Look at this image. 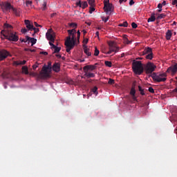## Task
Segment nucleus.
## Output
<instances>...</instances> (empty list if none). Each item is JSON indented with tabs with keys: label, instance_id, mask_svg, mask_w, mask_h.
<instances>
[{
	"label": "nucleus",
	"instance_id": "obj_1",
	"mask_svg": "<svg viewBox=\"0 0 177 177\" xmlns=\"http://www.w3.org/2000/svg\"><path fill=\"white\" fill-rule=\"evenodd\" d=\"M52 71V63L48 62V66H44L39 74L33 73V75H37L38 78H49Z\"/></svg>",
	"mask_w": 177,
	"mask_h": 177
},
{
	"label": "nucleus",
	"instance_id": "obj_2",
	"mask_svg": "<svg viewBox=\"0 0 177 177\" xmlns=\"http://www.w3.org/2000/svg\"><path fill=\"white\" fill-rule=\"evenodd\" d=\"M132 68L133 73L138 75H140L143 73V64H142L141 61H134L132 63Z\"/></svg>",
	"mask_w": 177,
	"mask_h": 177
},
{
	"label": "nucleus",
	"instance_id": "obj_3",
	"mask_svg": "<svg viewBox=\"0 0 177 177\" xmlns=\"http://www.w3.org/2000/svg\"><path fill=\"white\" fill-rule=\"evenodd\" d=\"M151 77L153 80V81H156V82H165V81H167L166 73L159 74L153 73L151 74Z\"/></svg>",
	"mask_w": 177,
	"mask_h": 177
},
{
	"label": "nucleus",
	"instance_id": "obj_4",
	"mask_svg": "<svg viewBox=\"0 0 177 177\" xmlns=\"http://www.w3.org/2000/svg\"><path fill=\"white\" fill-rule=\"evenodd\" d=\"M109 50L108 52H105V55H111L113 52L115 53H117L120 52V47L117 46V44L114 41H111L109 43Z\"/></svg>",
	"mask_w": 177,
	"mask_h": 177
},
{
	"label": "nucleus",
	"instance_id": "obj_5",
	"mask_svg": "<svg viewBox=\"0 0 177 177\" xmlns=\"http://www.w3.org/2000/svg\"><path fill=\"white\" fill-rule=\"evenodd\" d=\"M65 46L66 48L67 53H71V49H74V46H75V44L71 42V37H67L66 40L65 41Z\"/></svg>",
	"mask_w": 177,
	"mask_h": 177
},
{
	"label": "nucleus",
	"instance_id": "obj_6",
	"mask_svg": "<svg viewBox=\"0 0 177 177\" xmlns=\"http://www.w3.org/2000/svg\"><path fill=\"white\" fill-rule=\"evenodd\" d=\"M6 39L12 41V42H17L19 41V36L15 35L12 32H8L4 35Z\"/></svg>",
	"mask_w": 177,
	"mask_h": 177
},
{
	"label": "nucleus",
	"instance_id": "obj_7",
	"mask_svg": "<svg viewBox=\"0 0 177 177\" xmlns=\"http://www.w3.org/2000/svg\"><path fill=\"white\" fill-rule=\"evenodd\" d=\"M157 66L154 65L153 63L151 62H148L145 66V70L147 74H151L154 70H156Z\"/></svg>",
	"mask_w": 177,
	"mask_h": 177
},
{
	"label": "nucleus",
	"instance_id": "obj_8",
	"mask_svg": "<svg viewBox=\"0 0 177 177\" xmlns=\"http://www.w3.org/2000/svg\"><path fill=\"white\" fill-rule=\"evenodd\" d=\"M68 33L69 37H71V42L72 44H74L75 45H77V39L75 38V34H77V30H75V28H73L72 30H68Z\"/></svg>",
	"mask_w": 177,
	"mask_h": 177
},
{
	"label": "nucleus",
	"instance_id": "obj_9",
	"mask_svg": "<svg viewBox=\"0 0 177 177\" xmlns=\"http://www.w3.org/2000/svg\"><path fill=\"white\" fill-rule=\"evenodd\" d=\"M142 55L145 56L146 55L145 57L146 59H148L149 60H151L153 59V50L151 48H146L144 50V52L142 53Z\"/></svg>",
	"mask_w": 177,
	"mask_h": 177
},
{
	"label": "nucleus",
	"instance_id": "obj_10",
	"mask_svg": "<svg viewBox=\"0 0 177 177\" xmlns=\"http://www.w3.org/2000/svg\"><path fill=\"white\" fill-rule=\"evenodd\" d=\"M1 7L4 13L13 9L12 4L9 2L3 3L1 4Z\"/></svg>",
	"mask_w": 177,
	"mask_h": 177
},
{
	"label": "nucleus",
	"instance_id": "obj_11",
	"mask_svg": "<svg viewBox=\"0 0 177 177\" xmlns=\"http://www.w3.org/2000/svg\"><path fill=\"white\" fill-rule=\"evenodd\" d=\"M104 10L106 14L109 13V12H111L113 4L110 3V0H104Z\"/></svg>",
	"mask_w": 177,
	"mask_h": 177
},
{
	"label": "nucleus",
	"instance_id": "obj_12",
	"mask_svg": "<svg viewBox=\"0 0 177 177\" xmlns=\"http://www.w3.org/2000/svg\"><path fill=\"white\" fill-rule=\"evenodd\" d=\"M97 63H95L94 65H86L83 67V71H93L94 70H96Z\"/></svg>",
	"mask_w": 177,
	"mask_h": 177
},
{
	"label": "nucleus",
	"instance_id": "obj_13",
	"mask_svg": "<svg viewBox=\"0 0 177 177\" xmlns=\"http://www.w3.org/2000/svg\"><path fill=\"white\" fill-rule=\"evenodd\" d=\"M52 29H49L46 34V37L48 41L55 42V35L52 34Z\"/></svg>",
	"mask_w": 177,
	"mask_h": 177
},
{
	"label": "nucleus",
	"instance_id": "obj_14",
	"mask_svg": "<svg viewBox=\"0 0 177 177\" xmlns=\"http://www.w3.org/2000/svg\"><path fill=\"white\" fill-rule=\"evenodd\" d=\"M177 72V63L174 65L169 66L167 70V73H171V74H176Z\"/></svg>",
	"mask_w": 177,
	"mask_h": 177
},
{
	"label": "nucleus",
	"instance_id": "obj_15",
	"mask_svg": "<svg viewBox=\"0 0 177 177\" xmlns=\"http://www.w3.org/2000/svg\"><path fill=\"white\" fill-rule=\"evenodd\" d=\"M9 56V52L7 50H3L0 51V62H2V60H5L6 57Z\"/></svg>",
	"mask_w": 177,
	"mask_h": 177
},
{
	"label": "nucleus",
	"instance_id": "obj_16",
	"mask_svg": "<svg viewBox=\"0 0 177 177\" xmlns=\"http://www.w3.org/2000/svg\"><path fill=\"white\" fill-rule=\"evenodd\" d=\"M76 6H79V8L85 9L86 8H88V2L81 1V0H80L79 1L76 2Z\"/></svg>",
	"mask_w": 177,
	"mask_h": 177
},
{
	"label": "nucleus",
	"instance_id": "obj_17",
	"mask_svg": "<svg viewBox=\"0 0 177 177\" xmlns=\"http://www.w3.org/2000/svg\"><path fill=\"white\" fill-rule=\"evenodd\" d=\"M26 39L28 42H31L32 46H33V45H35L37 44V39L34 37H30L29 36H26Z\"/></svg>",
	"mask_w": 177,
	"mask_h": 177
},
{
	"label": "nucleus",
	"instance_id": "obj_18",
	"mask_svg": "<svg viewBox=\"0 0 177 177\" xmlns=\"http://www.w3.org/2000/svg\"><path fill=\"white\" fill-rule=\"evenodd\" d=\"M83 49L85 55H86L88 57L92 56V53H91V49L88 48V46L86 45H83Z\"/></svg>",
	"mask_w": 177,
	"mask_h": 177
},
{
	"label": "nucleus",
	"instance_id": "obj_19",
	"mask_svg": "<svg viewBox=\"0 0 177 177\" xmlns=\"http://www.w3.org/2000/svg\"><path fill=\"white\" fill-rule=\"evenodd\" d=\"M25 24L26 26V28H28L29 30L32 31V28H34V25L31 24V22H30V20L26 19Z\"/></svg>",
	"mask_w": 177,
	"mask_h": 177
},
{
	"label": "nucleus",
	"instance_id": "obj_20",
	"mask_svg": "<svg viewBox=\"0 0 177 177\" xmlns=\"http://www.w3.org/2000/svg\"><path fill=\"white\" fill-rule=\"evenodd\" d=\"M53 70L55 73H59V71H60V63H59V62L56 63L55 62L53 66Z\"/></svg>",
	"mask_w": 177,
	"mask_h": 177
},
{
	"label": "nucleus",
	"instance_id": "obj_21",
	"mask_svg": "<svg viewBox=\"0 0 177 177\" xmlns=\"http://www.w3.org/2000/svg\"><path fill=\"white\" fill-rule=\"evenodd\" d=\"M84 77H86V78H95V75L93 73H91L90 71H84Z\"/></svg>",
	"mask_w": 177,
	"mask_h": 177
},
{
	"label": "nucleus",
	"instance_id": "obj_22",
	"mask_svg": "<svg viewBox=\"0 0 177 177\" xmlns=\"http://www.w3.org/2000/svg\"><path fill=\"white\" fill-rule=\"evenodd\" d=\"M15 64H16V66H24V64H26V63H27V61L24 60V61H15Z\"/></svg>",
	"mask_w": 177,
	"mask_h": 177
},
{
	"label": "nucleus",
	"instance_id": "obj_23",
	"mask_svg": "<svg viewBox=\"0 0 177 177\" xmlns=\"http://www.w3.org/2000/svg\"><path fill=\"white\" fill-rule=\"evenodd\" d=\"M12 12L13 13H15V16L17 17H20V9H17V8H15L14 7H12Z\"/></svg>",
	"mask_w": 177,
	"mask_h": 177
},
{
	"label": "nucleus",
	"instance_id": "obj_24",
	"mask_svg": "<svg viewBox=\"0 0 177 177\" xmlns=\"http://www.w3.org/2000/svg\"><path fill=\"white\" fill-rule=\"evenodd\" d=\"M171 37H172V32H171L170 30H168L166 32V39H167V41H169V39H171Z\"/></svg>",
	"mask_w": 177,
	"mask_h": 177
},
{
	"label": "nucleus",
	"instance_id": "obj_25",
	"mask_svg": "<svg viewBox=\"0 0 177 177\" xmlns=\"http://www.w3.org/2000/svg\"><path fill=\"white\" fill-rule=\"evenodd\" d=\"M136 93V90H135V86H132L131 91H130V95L133 96V99H135V94Z\"/></svg>",
	"mask_w": 177,
	"mask_h": 177
},
{
	"label": "nucleus",
	"instance_id": "obj_26",
	"mask_svg": "<svg viewBox=\"0 0 177 177\" xmlns=\"http://www.w3.org/2000/svg\"><path fill=\"white\" fill-rule=\"evenodd\" d=\"M22 72L24 73L26 75H28V67L26 66H22Z\"/></svg>",
	"mask_w": 177,
	"mask_h": 177
},
{
	"label": "nucleus",
	"instance_id": "obj_27",
	"mask_svg": "<svg viewBox=\"0 0 177 177\" xmlns=\"http://www.w3.org/2000/svg\"><path fill=\"white\" fill-rule=\"evenodd\" d=\"M124 44H126L127 45H131V44H132L131 41H129L128 39V37H127V36L124 37Z\"/></svg>",
	"mask_w": 177,
	"mask_h": 177
},
{
	"label": "nucleus",
	"instance_id": "obj_28",
	"mask_svg": "<svg viewBox=\"0 0 177 177\" xmlns=\"http://www.w3.org/2000/svg\"><path fill=\"white\" fill-rule=\"evenodd\" d=\"M148 23H150V21H156V16L154 14H152L151 17L147 20Z\"/></svg>",
	"mask_w": 177,
	"mask_h": 177
},
{
	"label": "nucleus",
	"instance_id": "obj_29",
	"mask_svg": "<svg viewBox=\"0 0 177 177\" xmlns=\"http://www.w3.org/2000/svg\"><path fill=\"white\" fill-rule=\"evenodd\" d=\"M138 90H139V92L140 93V95H142V96H145V89L142 88V86H138Z\"/></svg>",
	"mask_w": 177,
	"mask_h": 177
},
{
	"label": "nucleus",
	"instance_id": "obj_30",
	"mask_svg": "<svg viewBox=\"0 0 177 177\" xmlns=\"http://www.w3.org/2000/svg\"><path fill=\"white\" fill-rule=\"evenodd\" d=\"M53 49H55L54 50V53H59V52H60L62 48L57 47V46H55V47H53Z\"/></svg>",
	"mask_w": 177,
	"mask_h": 177
},
{
	"label": "nucleus",
	"instance_id": "obj_31",
	"mask_svg": "<svg viewBox=\"0 0 177 177\" xmlns=\"http://www.w3.org/2000/svg\"><path fill=\"white\" fill-rule=\"evenodd\" d=\"M91 92H93V93H94L95 95H96V96H97V86H94L93 88L91 89Z\"/></svg>",
	"mask_w": 177,
	"mask_h": 177
},
{
	"label": "nucleus",
	"instance_id": "obj_32",
	"mask_svg": "<svg viewBox=\"0 0 177 177\" xmlns=\"http://www.w3.org/2000/svg\"><path fill=\"white\" fill-rule=\"evenodd\" d=\"M104 64H105V66H106V67H112L113 66V64L110 61H105Z\"/></svg>",
	"mask_w": 177,
	"mask_h": 177
},
{
	"label": "nucleus",
	"instance_id": "obj_33",
	"mask_svg": "<svg viewBox=\"0 0 177 177\" xmlns=\"http://www.w3.org/2000/svg\"><path fill=\"white\" fill-rule=\"evenodd\" d=\"M165 14H160L157 17V20H161V19H165Z\"/></svg>",
	"mask_w": 177,
	"mask_h": 177
},
{
	"label": "nucleus",
	"instance_id": "obj_34",
	"mask_svg": "<svg viewBox=\"0 0 177 177\" xmlns=\"http://www.w3.org/2000/svg\"><path fill=\"white\" fill-rule=\"evenodd\" d=\"M119 27H128V22L127 21H124L122 24H120L118 25Z\"/></svg>",
	"mask_w": 177,
	"mask_h": 177
},
{
	"label": "nucleus",
	"instance_id": "obj_35",
	"mask_svg": "<svg viewBox=\"0 0 177 177\" xmlns=\"http://www.w3.org/2000/svg\"><path fill=\"white\" fill-rule=\"evenodd\" d=\"M99 53H100L99 49H97V47H95L94 56H99Z\"/></svg>",
	"mask_w": 177,
	"mask_h": 177
},
{
	"label": "nucleus",
	"instance_id": "obj_36",
	"mask_svg": "<svg viewBox=\"0 0 177 177\" xmlns=\"http://www.w3.org/2000/svg\"><path fill=\"white\" fill-rule=\"evenodd\" d=\"M69 27H71V28H77V24L76 23H71L68 24Z\"/></svg>",
	"mask_w": 177,
	"mask_h": 177
},
{
	"label": "nucleus",
	"instance_id": "obj_37",
	"mask_svg": "<svg viewBox=\"0 0 177 177\" xmlns=\"http://www.w3.org/2000/svg\"><path fill=\"white\" fill-rule=\"evenodd\" d=\"M77 34V43L80 44V38L81 37V32H80V30H78L77 32H76Z\"/></svg>",
	"mask_w": 177,
	"mask_h": 177
},
{
	"label": "nucleus",
	"instance_id": "obj_38",
	"mask_svg": "<svg viewBox=\"0 0 177 177\" xmlns=\"http://www.w3.org/2000/svg\"><path fill=\"white\" fill-rule=\"evenodd\" d=\"M46 1H44L41 7L42 10H46Z\"/></svg>",
	"mask_w": 177,
	"mask_h": 177
},
{
	"label": "nucleus",
	"instance_id": "obj_39",
	"mask_svg": "<svg viewBox=\"0 0 177 177\" xmlns=\"http://www.w3.org/2000/svg\"><path fill=\"white\" fill-rule=\"evenodd\" d=\"M32 30H34V34H32L33 36L35 34H37V32H39V29L38 28H35L34 26H33V28H32Z\"/></svg>",
	"mask_w": 177,
	"mask_h": 177
},
{
	"label": "nucleus",
	"instance_id": "obj_40",
	"mask_svg": "<svg viewBox=\"0 0 177 177\" xmlns=\"http://www.w3.org/2000/svg\"><path fill=\"white\" fill-rule=\"evenodd\" d=\"M4 28H10V29L13 28V27L12 26V25H10L9 24H4Z\"/></svg>",
	"mask_w": 177,
	"mask_h": 177
},
{
	"label": "nucleus",
	"instance_id": "obj_41",
	"mask_svg": "<svg viewBox=\"0 0 177 177\" xmlns=\"http://www.w3.org/2000/svg\"><path fill=\"white\" fill-rule=\"evenodd\" d=\"M88 5H90V6H95V0H88Z\"/></svg>",
	"mask_w": 177,
	"mask_h": 177
},
{
	"label": "nucleus",
	"instance_id": "obj_42",
	"mask_svg": "<svg viewBox=\"0 0 177 177\" xmlns=\"http://www.w3.org/2000/svg\"><path fill=\"white\" fill-rule=\"evenodd\" d=\"M109 19H110V17H109V16L106 18H104L103 17H102V21H104V23H107V21H109Z\"/></svg>",
	"mask_w": 177,
	"mask_h": 177
},
{
	"label": "nucleus",
	"instance_id": "obj_43",
	"mask_svg": "<svg viewBox=\"0 0 177 177\" xmlns=\"http://www.w3.org/2000/svg\"><path fill=\"white\" fill-rule=\"evenodd\" d=\"M108 84H109V85H113V84H114V80L110 78V79L109 80Z\"/></svg>",
	"mask_w": 177,
	"mask_h": 177
},
{
	"label": "nucleus",
	"instance_id": "obj_44",
	"mask_svg": "<svg viewBox=\"0 0 177 177\" xmlns=\"http://www.w3.org/2000/svg\"><path fill=\"white\" fill-rule=\"evenodd\" d=\"M131 27H132V28H138V24H136V23H135V22H133L131 24Z\"/></svg>",
	"mask_w": 177,
	"mask_h": 177
},
{
	"label": "nucleus",
	"instance_id": "obj_45",
	"mask_svg": "<svg viewBox=\"0 0 177 177\" xmlns=\"http://www.w3.org/2000/svg\"><path fill=\"white\" fill-rule=\"evenodd\" d=\"M93 12H95V8H93V6H90L89 13L92 14Z\"/></svg>",
	"mask_w": 177,
	"mask_h": 177
},
{
	"label": "nucleus",
	"instance_id": "obj_46",
	"mask_svg": "<svg viewBox=\"0 0 177 177\" xmlns=\"http://www.w3.org/2000/svg\"><path fill=\"white\" fill-rule=\"evenodd\" d=\"M148 91L150 93H154V88H153V87H149Z\"/></svg>",
	"mask_w": 177,
	"mask_h": 177
},
{
	"label": "nucleus",
	"instance_id": "obj_47",
	"mask_svg": "<svg viewBox=\"0 0 177 177\" xmlns=\"http://www.w3.org/2000/svg\"><path fill=\"white\" fill-rule=\"evenodd\" d=\"M52 42H53V41H49V45H50L51 49H53V48H55V45L53 44V43H52Z\"/></svg>",
	"mask_w": 177,
	"mask_h": 177
},
{
	"label": "nucleus",
	"instance_id": "obj_48",
	"mask_svg": "<svg viewBox=\"0 0 177 177\" xmlns=\"http://www.w3.org/2000/svg\"><path fill=\"white\" fill-rule=\"evenodd\" d=\"M21 32H22V34H26V32H27V29L26 28H22Z\"/></svg>",
	"mask_w": 177,
	"mask_h": 177
},
{
	"label": "nucleus",
	"instance_id": "obj_49",
	"mask_svg": "<svg viewBox=\"0 0 177 177\" xmlns=\"http://www.w3.org/2000/svg\"><path fill=\"white\" fill-rule=\"evenodd\" d=\"M41 55H44V56H47L48 52L42 51L40 53Z\"/></svg>",
	"mask_w": 177,
	"mask_h": 177
},
{
	"label": "nucleus",
	"instance_id": "obj_50",
	"mask_svg": "<svg viewBox=\"0 0 177 177\" xmlns=\"http://www.w3.org/2000/svg\"><path fill=\"white\" fill-rule=\"evenodd\" d=\"M31 3H32V1H26V6H29V5H31Z\"/></svg>",
	"mask_w": 177,
	"mask_h": 177
},
{
	"label": "nucleus",
	"instance_id": "obj_51",
	"mask_svg": "<svg viewBox=\"0 0 177 177\" xmlns=\"http://www.w3.org/2000/svg\"><path fill=\"white\" fill-rule=\"evenodd\" d=\"M134 3H135V1H133V0H131L129 2L130 6H132V5H134Z\"/></svg>",
	"mask_w": 177,
	"mask_h": 177
},
{
	"label": "nucleus",
	"instance_id": "obj_52",
	"mask_svg": "<svg viewBox=\"0 0 177 177\" xmlns=\"http://www.w3.org/2000/svg\"><path fill=\"white\" fill-rule=\"evenodd\" d=\"M34 24H35V27H42V26L38 24V23H37V22H35Z\"/></svg>",
	"mask_w": 177,
	"mask_h": 177
},
{
	"label": "nucleus",
	"instance_id": "obj_53",
	"mask_svg": "<svg viewBox=\"0 0 177 177\" xmlns=\"http://www.w3.org/2000/svg\"><path fill=\"white\" fill-rule=\"evenodd\" d=\"M38 67V64H34L33 66H32V68H33V70H35Z\"/></svg>",
	"mask_w": 177,
	"mask_h": 177
},
{
	"label": "nucleus",
	"instance_id": "obj_54",
	"mask_svg": "<svg viewBox=\"0 0 177 177\" xmlns=\"http://www.w3.org/2000/svg\"><path fill=\"white\" fill-rule=\"evenodd\" d=\"M88 39H84V40H83V43L84 44H88Z\"/></svg>",
	"mask_w": 177,
	"mask_h": 177
},
{
	"label": "nucleus",
	"instance_id": "obj_55",
	"mask_svg": "<svg viewBox=\"0 0 177 177\" xmlns=\"http://www.w3.org/2000/svg\"><path fill=\"white\" fill-rule=\"evenodd\" d=\"M158 9H162V3H159L158 5Z\"/></svg>",
	"mask_w": 177,
	"mask_h": 177
},
{
	"label": "nucleus",
	"instance_id": "obj_56",
	"mask_svg": "<svg viewBox=\"0 0 177 177\" xmlns=\"http://www.w3.org/2000/svg\"><path fill=\"white\" fill-rule=\"evenodd\" d=\"M19 41H21V42H27V40H26L25 39H19Z\"/></svg>",
	"mask_w": 177,
	"mask_h": 177
},
{
	"label": "nucleus",
	"instance_id": "obj_57",
	"mask_svg": "<svg viewBox=\"0 0 177 177\" xmlns=\"http://www.w3.org/2000/svg\"><path fill=\"white\" fill-rule=\"evenodd\" d=\"M176 3H177V0L173 1L172 5H176Z\"/></svg>",
	"mask_w": 177,
	"mask_h": 177
},
{
	"label": "nucleus",
	"instance_id": "obj_58",
	"mask_svg": "<svg viewBox=\"0 0 177 177\" xmlns=\"http://www.w3.org/2000/svg\"><path fill=\"white\" fill-rule=\"evenodd\" d=\"M122 2H127V0H119L120 3H122Z\"/></svg>",
	"mask_w": 177,
	"mask_h": 177
},
{
	"label": "nucleus",
	"instance_id": "obj_59",
	"mask_svg": "<svg viewBox=\"0 0 177 177\" xmlns=\"http://www.w3.org/2000/svg\"><path fill=\"white\" fill-rule=\"evenodd\" d=\"M163 5V6H165V5H167V2L165 1H164L162 3V6Z\"/></svg>",
	"mask_w": 177,
	"mask_h": 177
},
{
	"label": "nucleus",
	"instance_id": "obj_60",
	"mask_svg": "<svg viewBox=\"0 0 177 177\" xmlns=\"http://www.w3.org/2000/svg\"><path fill=\"white\" fill-rule=\"evenodd\" d=\"M3 86H4V88H5V89H7V88H8V85H7L6 84H4Z\"/></svg>",
	"mask_w": 177,
	"mask_h": 177
},
{
	"label": "nucleus",
	"instance_id": "obj_61",
	"mask_svg": "<svg viewBox=\"0 0 177 177\" xmlns=\"http://www.w3.org/2000/svg\"><path fill=\"white\" fill-rule=\"evenodd\" d=\"M95 35H96L97 37H99V31H97V32H95Z\"/></svg>",
	"mask_w": 177,
	"mask_h": 177
},
{
	"label": "nucleus",
	"instance_id": "obj_62",
	"mask_svg": "<svg viewBox=\"0 0 177 177\" xmlns=\"http://www.w3.org/2000/svg\"><path fill=\"white\" fill-rule=\"evenodd\" d=\"M30 52H35V49H29Z\"/></svg>",
	"mask_w": 177,
	"mask_h": 177
},
{
	"label": "nucleus",
	"instance_id": "obj_63",
	"mask_svg": "<svg viewBox=\"0 0 177 177\" xmlns=\"http://www.w3.org/2000/svg\"><path fill=\"white\" fill-rule=\"evenodd\" d=\"M56 57L60 58V57H62V55H59V54H57V55H56Z\"/></svg>",
	"mask_w": 177,
	"mask_h": 177
},
{
	"label": "nucleus",
	"instance_id": "obj_64",
	"mask_svg": "<svg viewBox=\"0 0 177 177\" xmlns=\"http://www.w3.org/2000/svg\"><path fill=\"white\" fill-rule=\"evenodd\" d=\"M124 56H125V53H123L121 54V57H124Z\"/></svg>",
	"mask_w": 177,
	"mask_h": 177
}]
</instances>
